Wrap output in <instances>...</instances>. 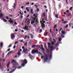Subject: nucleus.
Returning a JSON list of instances; mask_svg holds the SVG:
<instances>
[{"label": "nucleus", "instance_id": "nucleus-11", "mask_svg": "<svg viewBox=\"0 0 73 73\" xmlns=\"http://www.w3.org/2000/svg\"><path fill=\"white\" fill-rule=\"evenodd\" d=\"M38 48H39L40 49H41L43 51H45V49L44 48L42 47L41 48V47L40 46H38Z\"/></svg>", "mask_w": 73, "mask_h": 73}, {"label": "nucleus", "instance_id": "nucleus-33", "mask_svg": "<svg viewBox=\"0 0 73 73\" xmlns=\"http://www.w3.org/2000/svg\"><path fill=\"white\" fill-rule=\"evenodd\" d=\"M12 46V44L10 45L8 47V48H10Z\"/></svg>", "mask_w": 73, "mask_h": 73}, {"label": "nucleus", "instance_id": "nucleus-6", "mask_svg": "<svg viewBox=\"0 0 73 73\" xmlns=\"http://www.w3.org/2000/svg\"><path fill=\"white\" fill-rule=\"evenodd\" d=\"M11 38L12 40H14L15 37V35L13 34H12L11 35Z\"/></svg>", "mask_w": 73, "mask_h": 73}, {"label": "nucleus", "instance_id": "nucleus-46", "mask_svg": "<svg viewBox=\"0 0 73 73\" xmlns=\"http://www.w3.org/2000/svg\"><path fill=\"white\" fill-rule=\"evenodd\" d=\"M17 31H18V30H17V29H16L15 30V32H17Z\"/></svg>", "mask_w": 73, "mask_h": 73}, {"label": "nucleus", "instance_id": "nucleus-50", "mask_svg": "<svg viewBox=\"0 0 73 73\" xmlns=\"http://www.w3.org/2000/svg\"><path fill=\"white\" fill-rule=\"evenodd\" d=\"M26 4H27V5H29V3H26Z\"/></svg>", "mask_w": 73, "mask_h": 73}, {"label": "nucleus", "instance_id": "nucleus-21", "mask_svg": "<svg viewBox=\"0 0 73 73\" xmlns=\"http://www.w3.org/2000/svg\"><path fill=\"white\" fill-rule=\"evenodd\" d=\"M57 25H54V29L57 28Z\"/></svg>", "mask_w": 73, "mask_h": 73}, {"label": "nucleus", "instance_id": "nucleus-12", "mask_svg": "<svg viewBox=\"0 0 73 73\" xmlns=\"http://www.w3.org/2000/svg\"><path fill=\"white\" fill-rule=\"evenodd\" d=\"M16 3H15L14 4V6H12V7L14 8V9H15L16 8Z\"/></svg>", "mask_w": 73, "mask_h": 73}, {"label": "nucleus", "instance_id": "nucleus-48", "mask_svg": "<svg viewBox=\"0 0 73 73\" xmlns=\"http://www.w3.org/2000/svg\"><path fill=\"white\" fill-rule=\"evenodd\" d=\"M53 41H54V43H55L56 42V41L55 39H53Z\"/></svg>", "mask_w": 73, "mask_h": 73}, {"label": "nucleus", "instance_id": "nucleus-35", "mask_svg": "<svg viewBox=\"0 0 73 73\" xmlns=\"http://www.w3.org/2000/svg\"><path fill=\"white\" fill-rule=\"evenodd\" d=\"M19 14L21 15H23V14L22 13L21 11H20L19 12Z\"/></svg>", "mask_w": 73, "mask_h": 73}, {"label": "nucleus", "instance_id": "nucleus-4", "mask_svg": "<svg viewBox=\"0 0 73 73\" xmlns=\"http://www.w3.org/2000/svg\"><path fill=\"white\" fill-rule=\"evenodd\" d=\"M44 55L45 56V59L44 60V62H46L47 60L48 59V55L46 54H45Z\"/></svg>", "mask_w": 73, "mask_h": 73}, {"label": "nucleus", "instance_id": "nucleus-58", "mask_svg": "<svg viewBox=\"0 0 73 73\" xmlns=\"http://www.w3.org/2000/svg\"><path fill=\"white\" fill-rule=\"evenodd\" d=\"M14 24H15V25H17V22H15L14 23Z\"/></svg>", "mask_w": 73, "mask_h": 73}, {"label": "nucleus", "instance_id": "nucleus-57", "mask_svg": "<svg viewBox=\"0 0 73 73\" xmlns=\"http://www.w3.org/2000/svg\"><path fill=\"white\" fill-rule=\"evenodd\" d=\"M44 7L45 8H47V7L46 5H44Z\"/></svg>", "mask_w": 73, "mask_h": 73}, {"label": "nucleus", "instance_id": "nucleus-1", "mask_svg": "<svg viewBox=\"0 0 73 73\" xmlns=\"http://www.w3.org/2000/svg\"><path fill=\"white\" fill-rule=\"evenodd\" d=\"M21 61H22L23 63L21 64V66L23 67L25 66V65L27 64L28 62L27 60L26 59H24L23 61V60H22Z\"/></svg>", "mask_w": 73, "mask_h": 73}, {"label": "nucleus", "instance_id": "nucleus-31", "mask_svg": "<svg viewBox=\"0 0 73 73\" xmlns=\"http://www.w3.org/2000/svg\"><path fill=\"white\" fill-rule=\"evenodd\" d=\"M37 12H39L40 11V9H39L37 8Z\"/></svg>", "mask_w": 73, "mask_h": 73}, {"label": "nucleus", "instance_id": "nucleus-53", "mask_svg": "<svg viewBox=\"0 0 73 73\" xmlns=\"http://www.w3.org/2000/svg\"><path fill=\"white\" fill-rule=\"evenodd\" d=\"M27 36H25V39H26V38H27Z\"/></svg>", "mask_w": 73, "mask_h": 73}, {"label": "nucleus", "instance_id": "nucleus-25", "mask_svg": "<svg viewBox=\"0 0 73 73\" xmlns=\"http://www.w3.org/2000/svg\"><path fill=\"white\" fill-rule=\"evenodd\" d=\"M13 52V51H10L8 53V54L10 53H12V52Z\"/></svg>", "mask_w": 73, "mask_h": 73}, {"label": "nucleus", "instance_id": "nucleus-37", "mask_svg": "<svg viewBox=\"0 0 73 73\" xmlns=\"http://www.w3.org/2000/svg\"><path fill=\"white\" fill-rule=\"evenodd\" d=\"M61 40H62V38H60L59 39V41H61Z\"/></svg>", "mask_w": 73, "mask_h": 73}, {"label": "nucleus", "instance_id": "nucleus-61", "mask_svg": "<svg viewBox=\"0 0 73 73\" xmlns=\"http://www.w3.org/2000/svg\"><path fill=\"white\" fill-rule=\"evenodd\" d=\"M21 32L22 33H24V31L23 30H22L21 31Z\"/></svg>", "mask_w": 73, "mask_h": 73}, {"label": "nucleus", "instance_id": "nucleus-28", "mask_svg": "<svg viewBox=\"0 0 73 73\" xmlns=\"http://www.w3.org/2000/svg\"><path fill=\"white\" fill-rule=\"evenodd\" d=\"M44 47L45 48V49H46V48H47V47H46V44H45L44 45Z\"/></svg>", "mask_w": 73, "mask_h": 73}, {"label": "nucleus", "instance_id": "nucleus-20", "mask_svg": "<svg viewBox=\"0 0 73 73\" xmlns=\"http://www.w3.org/2000/svg\"><path fill=\"white\" fill-rule=\"evenodd\" d=\"M11 64V63H10V62H9L8 63V64L7 65V66H9V65H10Z\"/></svg>", "mask_w": 73, "mask_h": 73}, {"label": "nucleus", "instance_id": "nucleus-42", "mask_svg": "<svg viewBox=\"0 0 73 73\" xmlns=\"http://www.w3.org/2000/svg\"><path fill=\"white\" fill-rule=\"evenodd\" d=\"M44 58V56H42L41 57V58L42 59V58Z\"/></svg>", "mask_w": 73, "mask_h": 73}, {"label": "nucleus", "instance_id": "nucleus-39", "mask_svg": "<svg viewBox=\"0 0 73 73\" xmlns=\"http://www.w3.org/2000/svg\"><path fill=\"white\" fill-rule=\"evenodd\" d=\"M27 29V27L25 26V27L23 28V29Z\"/></svg>", "mask_w": 73, "mask_h": 73}, {"label": "nucleus", "instance_id": "nucleus-63", "mask_svg": "<svg viewBox=\"0 0 73 73\" xmlns=\"http://www.w3.org/2000/svg\"><path fill=\"white\" fill-rule=\"evenodd\" d=\"M54 44V42H52L51 44H52V45H53Z\"/></svg>", "mask_w": 73, "mask_h": 73}, {"label": "nucleus", "instance_id": "nucleus-22", "mask_svg": "<svg viewBox=\"0 0 73 73\" xmlns=\"http://www.w3.org/2000/svg\"><path fill=\"white\" fill-rule=\"evenodd\" d=\"M3 14L2 13H1L0 14V17H3Z\"/></svg>", "mask_w": 73, "mask_h": 73}, {"label": "nucleus", "instance_id": "nucleus-56", "mask_svg": "<svg viewBox=\"0 0 73 73\" xmlns=\"http://www.w3.org/2000/svg\"><path fill=\"white\" fill-rule=\"evenodd\" d=\"M62 28H61L60 30H59V31H61V30H62Z\"/></svg>", "mask_w": 73, "mask_h": 73}, {"label": "nucleus", "instance_id": "nucleus-62", "mask_svg": "<svg viewBox=\"0 0 73 73\" xmlns=\"http://www.w3.org/2000/svg\"><path fill=\"white\" fill-rule=\"evenodd\" d=\"M2 60L3 61V62H5V59H3V60Z\"/></svg>", "mask_w": 73, "mask_h": 73}, {"label": "nucleus", "instance_id": "nucleus-23", "mask_svg": "<svg viewBox=\"0 0 73 73\" xmlns=\"http://www.w3.org/2000/svg\"><path fill=\"white\" fill-rule=\"evenodd\" d=\"M55 17H56V19H58V15H55Z\"/></svg>", "mask_w": 73, "mask_h": 73}, {"label": "nucleus", "instance_id": "nucleus-3", "mask_svg": "<svg viewBox=\"0 0 73 73\" xmlns=\"http://www.w3.org/2000/svg\"><path fill=\"white\" fill-rule=\"evenodd\" d=\"M40 23L41 24V25L42 27L41 28L42 29H43V28H45V24H44V23H42V21H40Z\"/></svg>", "mask_w": 73, "mask_h": 73}, {"label": "nucleus", "instance_id": "nucleus-26", "mask_svg": "<svg viewBox=\"0 0 73 73\" xmlns=\"http://www.w3.org/2000/svg\"><path fill=\"white\" fill-rule=\"evenodd\" d=\"M52 58V55L51 54L50 56V59H51Z\"/></svg>", "mask_w": 73, "mask_h": 73}, {"label": "nucleus", "instance_id": "nucleus-2", "mask_svg": "<svg viewBox=\"0 0 73 73\" xmlns=\"http://www.w3.org/2000/svg\"><path fill=\"white\" fill-rule=\"evenodd\" d=\"M31 53L32 54H35V53H38V51L37 50H35V49H33Z\"/></svg>", "mask_w": 73, "mask_h": 73}, {"label": "nucleus", "instance_id": "nucleus-9", "mask_svg": "<svg viewBox=\"0 0 73 73\" xmlns=\"http://www.w3.org/2000/svg\"><path fill=\"white\" fill-rule=\"evenodd\" d=\"M16 61H15V60L14 59H13L12 60V61H11V63H13H13H14V64L15 63H16Z\"/></svg>", "mask_w": 73, "mask_h": 73}, {"label": "nucleus", "instance_id": "nucleus-38", "mask_svg": "<svg viewBox=\"0 0 73 73\" xmlns=\"http://www.w3.org/2000/svg\"><path fill=\"white\" fill-rule=\"evenodd\" d=\"M18 56H20V52H19L18 53Z\"/></svg>", "mask_w": 73, "mask_h": 73}, {"label": "nucleus", "instance_id": "nucleus-51", "mask_svg": "<svg viewBox=\"0 0 73 73\" xmlns=\"http://www.w3.org/2000/svg\"><path fill=\"white\" fill-rule=\"evenodd\" d=\"M66 3L67 4H68V2L67 0H66Z\"/></svg>", "mask_w": 73, "mask_h": 73}, {"label": "nucleus", "instance_id": "nucleus-43", "mask_svg": "<svg viewBox=\"0 0 73 73\" xmlns=\"http://www.w3.org/2000/svg\"><path fill=\"white\" fill-rule=\"evenodd\" d=\"M9 17H13V16L11 15H10L9 16Z\"/></svg>", "mask_w": 73, "mask_h": 73}, {"label": "nucleus", "instance_id": "nucleus-44", "mask_svg": "<svg viewBox=\"0 0 73 73\" xmlns=\"http://www.w3.org/2000/svg\"><path fill=\"white\" fill-rule=\"evenodd\" d=\"M51 35H52V36H54L53 35H54V33H51Z\"/></svg>", "mask_w": 73, "mask_h": 73}, {"label": "nucleus", "instance_id": "nucleus-10", "mask_svg": "<svg viewBox=\"0 0 73 73\" xmlns=\"http://www.w3.org/2000/svg\"><path fill=\"white\" fill-rule=\"evenodd\" d=\"M46 52L47 53H49V49L47 48H46Z\"/></svg>", "mask_w": 73, "mask_h": 73}, {"label": "nucleus", "instance_id": "nucleus-17", "mask_svg": "<svg viewBox=\"0 0 73 73\" xmlns=\"http://www.w3.org/2000/svg\"><path fill=\"white\" fill-rule=\"evenodd\" d=\"M33 10L32 9H31V11L30 13H32V14H33V13H34V12H33Z\"/></svg>", "mask_w": 73, "mask_h": 73}, {"label": "nucleus", "instance_id": "nucleus-59", "mask_svg": "<svg viewBox=\"0 0 73 73\" xmlns=\"http://www.w3.org/2000/svg\"><path fill=\"white\" fill-rule=\"evenodd\" d=\"M27 45V42H26L25 44V45Z\"/></svg>", "mask_w": 73, "mask_h": 73}, {"label": "nucleus", "instance_id": "nucleus-47", "mask_svg": "<svg viewBox=\"0 0 73 73\" xmlns=\"http://www.w3.org/2000/svg\"><path fill=\"white\" fill-rule=\"evenodd\" d=\"M41 33L42 32V29H40V31H39Z\"/></svg>", "mask_w": 73, "mask_h": 73}, {"label": "nucleus", "instance_id": "nucleus-64", "mask_svg": "<svg viewBox=\"0 0 73 73\" xmlns=\"http://www.w3.org/2000/svg\"><path fill=\"white\" fill-rule=\"evenodd\" d=\"M17 43H18V42H16L15 43V44H17Z\"/></svg>", "mask_w": 73, "mask_h": 73}, {"label": "nucleus", "instance_id": "nucleus-60", "mask_svg": "<svg viewBox=\"0 0 73 73\" xmlns=\"http://www.w3.org/2000/svg\"><path fill=\"white\" fill-rule=\"evenodd\" d=\"M15 48H16V46H14L13 47V49H15Z\"/></svg>", "mask_w": 73, "mask_h": 73}, {"label": "nucleus", "instance_id": "nucleus-36", "mask_svg": "<svg viewBox=\"0 0 73 73\" xmlns=\"http://www.w3.org/2000/svg\"><path fill=\"white\" fill-rule=\"evenodd\" d=\"M58 6H59L60 8H61V4H60V5H59Z\"/></svg>", "mask_w": 73, "mask_h": 73}, {"label": "nucleus", "instance_id": "nucleus-32", "mask_svg": "<svg viewBox=\"0 0 73 73\" xmlns=\"http://www.w3.org/2000/svg\"><path fill=\"white\" fill-rule=\"evenodd\" d=\"M10 20L8 21V22H10V21H12V19L11 18L9 19Z\"/></svg>", "mask_w": 73, "mask_h": 73}, {"label": "nucleus", "instance_id": "nucleus-52", "mask_svg": "<svg viewBox=\"0 0 73 73\" xmlns=\"http://www.w3.org/2000/svg\"><path fill=\"white\" fill-rule=\"evenodd\" d=\"M13 20H12V21L10 22V23L11 24H12V23L13 22Z\"/></svg>", "mask_w": 73, "mask_h": 73}, {"label": "nucleus", "instance_id": "nucleus-49", "mask_svg": "<svg viewBox=\"0 0 73 73\" xmlns=\"http://www.w3.org/2000/svg\"><path fill=\"white\" fill-rule=\"evenodd\" d=\"M68 27V25H67L66 26V28H67Z\"/></svg>", "mask_w": 73, "mask_h": 73}, {"label": "nucleus", "instance_id": "nucleus-41", "mask_svg": "<svg viewBox=\"0 0 73 73\" xmlns=\"http://www.w3.org/2000/svg\"><path fill=\"white\" fill-rule=\"evenodd\" d=\"M23 16L22 15L21 16V19H23Z\"/></svg>", "mask_w": 73, "mask_h": 73}, {"label": "nucleus", "instance_id": "nucleus-24", "mask_svg": "<svg viewBox=\"0 0 73 73\" xmlns=\"http://www.w3.org/2000/svg\"><path fill=\"white\" fill-rule=\"evenodd\" d=\"M35 6H36V9H37L38 8V6H37V5H35Z\"/></svg>", "mask_w": 73, "mask_h": 73}, {"label": "nucleus", "instance_id": "nucleus-15", "mask_svg": "<svg viewBox=\"0 0 73 73\" xmlns=\"http://www.w3.org/2000/svg\"><path fill=\"white\" fill-rule=\"evenodd\" d=\"M2 20H3L4 22H5V23H7V20L3 18L2 19Z\"/></svg>", "mask_w": 73, "mask_h": 73}, {"label": "nucleus", "instance_id": "nucleus-55", "mask_svg": "<svg viewBox=\"0 0 73 73\" xmlns=\"http://www.w3.org/2000/svg\"><path fill=\"white\" fill-rule=\"evenodd\" d=\"M29 17V15H28L27 17H26L27 18H28V17Z\"/></svg>", "mask_w": 73, "mask_h": 73}, {"label": "nucleus", "instance_id": "nucleus-7", "mask_svg": "<svg viewBox=\"0 0 73 73\" xmlns=\"http://www.w3.org/2000/svg\"><path fill=\"white\" fill-rule=\"evenodd\" d=\"M33 20L34 21H32L31 22V24H35V21L36 20V18H34Z\"/></svg>", "mask_w": 73, "mask_h": 73}, {"label": "nucleus", "instance_id": "nucleus-16", "mask_svg": "<svg viewBox=\"0 0 73 73\" xmlns=\"http://www.w3.org/2000/svg\"><path fill=\"white\" fill-rule=\"evenodd\" d=\"M51 45V44L50 42L48 43V48H49V47Z\"/></svg>", "mask_w": 73, "mask_h": 73}, {"label": "nucleus", "instance_id": "nucleus-34", "mask_svg": "<svg viewBox=\"0 0 73 73\" xmlns=\"http://www.w3.org/2000/svg\"><path fill=\"white\" fill-rule=\"evenodd\" d=\"M3 68V67H2V66H1V65H0V69H2Z\"/></svg>", "mask_w": 73, "mask_h": 73}, {"label": "nucleus", "instance_id": "nucleus-45", "mask_svg": "<svg viewBox=\"0 0 73 73\" xmlns=\"http://www.w3.org/2000/svg\"><path fill=\"white\" fill-rule=\"evenodd\" d=\"M10 50H11V49L9 48L7 49V51L9 52V51H10Z\"/></svg>", "mask_w": 73, "mask_h": 73}, {"label": "nucleus", "instance_id": "nucleus-40", "mask_svg": "<svg viewBox=\"0 0 73 73\" xmlns=\"http://www.w3.org/2000/svg\"><path fill=\"white\" fill-rule=\"evenodd\" d=\"M6 19H7V20H9V17H8V16H7L6 17Z\"/></svg>", "mask_w": 73, "mask_h": 73}, {"label": "nucleus", "instance_id": "nucleus-27", "mask_svg": "<svg viewBox=\"0 0 73 73\" xmlns=\"http://www.w3.org/2000/svg\"><path fill=\"white\" fill-rule=\"evenodd\" d=\"M43 17H45V13H43Z\"/></svg>", "mask_w": 73, "mask_h": 73}, {"label": "nucleus", "instance_id": "nucleus-30", "mask_svg": "<svg viewBox=\"0 0 73 73\" xmlns=\"http://www.w3.org/2000/svg\"><path fill=\"white\" fill-rule=\"evenodd\" d=\"M72 8H73V7H70V8L69 9L70 11H72Z\"/></svg>", "mask_w": 73, "mask_h": 73}, {"label": "nucleus", "instance_id": "nucleus-13", "mask_svg": "<svg viewBox=\"0 0 73 73\" xmlns=\"http://www.w3.org/2000/svg\"><path fill=\"white\" fill-rule=\"evenodd\" d=\"M54 48V47L53 46H52L50 47V50H53V49Z\"/></svg>", "mask_w": 73, "mask_h": 73}, {"label": "nucleus", "instance_id": "nucleus-19", "mask_svg": "<svg viewBox=\"0 0 73 73\" xmlns=\"http://www.w3.org/2000/svg\"><path fill=\"white\" fill-rule=\"evenodd\" d=\"M62 34H64V35H65V31H62Z\"/></svg>", "mask_w": 73, "mask_h": 73}, {"label": "nucleus", "instance_id": "nucleus-29", "mask_svg": "<svg viewBox=\"0 0 73 73\" xmlns=\"http://www.w3.org/2000/svg\"><path fill=\"white\" fill-rule=\"evenodd\" d=\"M42 21V23H43V24H44V23H46L45 21Z\"/></svg>", "mask_w": 73, "mask_h": 73}, {"label": "nucleus", "instance_id": "nucleus-14", "mask_svg": "<svg viewBox=\"0 0 73 73\" xmlns=\"http://www.w3.org/2000/svg\"><path fill=\"white\" fill-rule=\"evenodd\" d=\"M3 43L1 42L0 43V47H3Z\"/></svg>", "mask_w": 73, "mask_h": 73}, {"label": "nucleus", "instance_id": "nucleus-18", "mask_svg": "<svg viewBox=\"0 0 73 73\" xmlns=\"http://www.w3.org/2000/svg\"><path fill=\"white\" fill-rule=\"evenodd\" d=\"M68 22L66 21H64L62 23V24H66Z\"/></svg>", "mask_w": 73, "mask_h": 73}, {"label": "nucleus", "instance_id": "nucleus-5", "mask_svg": "<svg viewBox=\"0 0 73 73\" xmlns=\"http://www.w3.org/2000/svg\"><path fill=\"white\" fill-rule=\"evenodd\" d=\"M12 68H15V69H13V70H11V71H10L9 72V73H13V72H15V71L16 69V67L15 66H13V67Z\"/></svg>", "mask_w": 73, "mask_h": 73}, {"label": "nucleus", "instance_id": "nucleus-8", "mask_svg": "<svg viewBox=\"0 0 73 73\" xmlns=\"http://www.w3.org/2000/svg\"><path fill=\"white\" fill-rule=\"evenodd\" d=\"M27 50H28V49H27V48H24V49H23V51L24 53H25V52H27Z\"/></svg>", "mask_w": 73, "mask_h": 73}, {"label": "nucleus", "instance_id": "nucleus-54", "mask_svg": "<svg viewBox=\"0 0 73 73\" xmlns=\"http://www.w3.org/2000/svg\"><path fill=\"white\" fill-rule=\"evenodd\" d=\"M33 26L34 27H36V24H34Z\"/></svg>", "mask_w": 73, "mask_h": 73}]
</instances>
